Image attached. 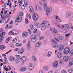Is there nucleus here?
Wrapping results in <instances>:
<instances>
[{
  "label": "nucleus",
  "instance_id": "obj_1",
  "mask_svg": "<svg viewBox=\"0 0 73 73\" xmlns=\"http://www.w3.org/2000/svg\"><path fill=\"white\" fill-rule=\"evenodd\" d=\"M71 26H72V24L70 23L64 24L62 25H57L56 27H57L58 28H60V29H62L65 31H68V30H69V29L70 28Z\"/></svg>",
  "mask_w": 73,
  "mask_h": 73
},
{
  "label": "nucleus",
  "instance_id": "obj_2",
  "mask_svg": "<svg viewBox=\"0 0 73 73\" xmlns=\"http://www.w3.org/2000/svg\"><path fill=\"white\" fill-rule=\"evenodd\" d=\"M50 31H52V33L53 34H54V35H57L58 34V30L56 29L55 28H50Z\"/></svg>",
  "mask_w": 73,
  "mask_h": 73
},
{
  "label": "nucleus",
  "instance_id": "obj_3",
  "mask_svg": "<svg viewBox=\"0 0 73 73\" xmlns=\"http://www.w3.org/2000/svg\"><path fill=\"white\" fill-rule=\"evenodd\" d=\"M46 15L47 16H48L49 14L52 12V9L50 7H48L46 8Z\"/></svg>",
  "mask_w": 73,
  "mask_h": 73
},
{
  "label": "nucleus",
  "instance_id": "obj_4",
  "mask_svg": "<svg viewBox=\"0 0 73 73\" xmlns=\"http://www.w3.org/2000/svg\"><path fill=\"white\" fill-rule=\"evenodd\" d=\"M30 39L32 42H35L37 40L36 36L35 35H33L31 36Z\"/></svg>",
  "mask_w": 73,
  "mask_h": 73
},
{
  "label": "nucleus",
  "instance_id": "obj_5",
  "mask_svg": "<svg viewBox=\"0 0 73 73\" xmlns=\"http://www.w3.org/2000/svg\"><path fill=\"white\" fill-rule=\"evenodd\" d=\"M70 52V48L68 47H67L64 49L63 50V54H68Z\"/></svg>",
  "mask_w": 73,
  "mask_h": 73
},
{
  "label": "nucleus",
  "instance_id": "obj_6",
  "mask_svg": "<svg viewBox=\"0 0 73 73\" xmlns=\"http://www.w3.org/2000/svg\"><path fill=\"white\" fill-rule=\"evenodd\" d=\"M42 7L39 6L38 5H36V11H39L40 12H41L42 11Z\"/></svg>",
  "mask_w": 73,
  "mask_h": 73
},
{
  "label": "nucleus",
  "instance_id": "obj_7",
  "mask_svg": "<svg viewBox=\"0 0 73 73\" xmlns=\"http://www.w3.org/2000/svg\"><path fill=\"white\" fill-rule=\"evenodd\" d=\"M71 57L70 56H64L63 57V60L64 61L66 62L67 61H69L70 60Z\"/></svg>",
  "mask_w": 73,
  "mask_h": 73
},
{
  "label": "nucleus",
  "instance_id": "obj_8",
  "mask_svg": "<svg viewBox=\"0 0 73 73\" xmlns=\"http://www.w3.org/2000/svg\"><path fill=\"white\" fill-rule=\"evenodd\" d=\"M33 19L34 20H37L38 19V16L36 13L33 14Z\"/></svg>",
  "mask_w": 73,
  "mask_h": 73
},
{
  "label": "nucleus",
  "instance_id": "obj_9",
  "mask_svg": "<svg viewBox=\"0 0 73 73\" xmlns=\"http://www.w3.org/2000/svg\"><path fill=\"white\" fill-rule=\"evenodd\" d=\"M31 42H28L27 44V51H29L31 50V46L30 44Z\"/></svg>",
  "mask_w": 73,
  "mask_h": 73
},
{
  "label": "nucleus",
  "instance_id": "obj_10",
  "mask_svg": "<svg viewBox=\"0 0 73 73\" xmlns=\"http://www.w3.org/2000/svg\"><path fill=\"white\" fill-rule=\"evenodd\" d=\"M43 69L44 71L47 72L49 70V66L47 65H45L43 67Z\"/></svg>",
  "mask_w": 73,
  "mask_h": 73
},
{
  "label": "nucleus",
  "instance_id": "obj_11",
  "mask_svg": "<svg viewBox=\"0 0 73 73\" xmlns=\"http://www.w3.org/2000/svg\"><path fill=\"white\" fill-rule=\"evenodd\" d=\"M58 62L57 61H55L52 64V66L54 68H56L58 66Z\"/></svg>",
  "mask_w": 73,
  "mask_h": 73
},
{
  "label": "nucleus",
  "instance_id": "obj_12",
  "mask_svg": "<svg viewBox=\"0 0 73 73\" xmlns=\"http://www.w3.org/2000/svg\"><path fill=\"white\" fill-rule=\"evenodd\" d=\"M55 19L56 21L57 22H61V21L60 19V17H59L57 15H55Z\"/></svg>",
  "mask_w": 73,
  "mask_h": 73
},
{
  "label": "nucleus",
  "instance_id": "obj_13",
  "mask_svg": "<svg viewBox=\"0 0 73 73\" xmlns=\"http://www.w3.org/2000/svg\"><path fill=\"white\" fill-rule=\"evenodd\" d=\"M52 46L54 48L57 49L59 47V46L57 44H56V43H52Z\"/></svg>",
  "mask_w": 73,
  "mask_h": 73
},
{
  "label": "nucleus",
  "instance_id": "obj_14",
  "mask_svg": "<svg viewBox=\"0 0 73 73\" xmlns=\"http://www.w3.org/2000/svg\"><path fill=\"white\" fill-rule=\"evenodd\" d=\"M20 60L22 62H25L27 60V58L25 56H23L20 58Z\"/></svg>",
  "mask_w": 73,
  "mask_h": 73
},
{
  "label": "nucleus",
  "instance_id": "obj_15",
  "mask_svg": "<svg viewBox=\"0 0 73 73\" xmlns=\"http://www.w3.org/2000/svg\"><path fill=\"white\" fill-rule=\"evenodd\" d=\"M29 11L31 13H33L34 12V9H33V8L32 7V6H30L29 7Z\"/></svg>",
  "mask_w": 73,
  "mask_h": 73
},
{
  "label": "nucleus",
  "instance_id": "obj_16",
  "mask_svg": "<svg viewBox=\"0 0 73 73\" xmlns=\"http://www.w3.org/2000/svg\"><path fill=\"white\" fill-rule=\"evenodd\" d=\"M46 23V21H43L40 25L38 27V28H41L42 26L45 25Z\"/></svg>",
  "mask_w": 73,
  "mask_h": 73
},
{
  "label": "nucleus",
  "instance_id": "obj_17",
  "mask_svg": "<svg viewBox=\"0 0 73 73\" xmlns=\"http://www.w3.org/2000/svg\"><path fill=\"white\" fill-rule=\"evenodd\" d=\"M16 21L17 22H21L22 21V18L20 17H18L16 19Z\"/></svg>",
  "mask_w": 73,
  "mask_h": 73
},
{
  "label": "nucleus",
  "instance_id": "obj_18",
  "mask_svg": "<svg viewBox=\"0 0 73 73\" xmlns=\"http://www.w3.org/2000/svg\"><path fill=\"white\" fill-rule=\"evenodd\" d=\"M41 42H37L35 44V46L36 48L38 47H39L40 46V45H41Z\"/></svg>",
  "mask_w": 73,
  "mask_h": 73
},
{
  "label": "nucleus",
  "instance_id": "obj_19",
  "mask_svg": "<svg viewBox=\"0 0 73 73\" xmlns=\"http://www.w3.org/2000/svg\"><path fill=\"white\" fill-rule=\"evenodd\" d=\"M22 36L24 38L27 37L28 36V33L27 32H25L22 34Z\"/></svg>",
  "mask_w": 73,
  "mask_h": 73
},
{
  "label": "nucleus",
  "instance_id": "obj_20",
  "mask_svg": "<svg viewBox=\"0 0 73 73\" xmlns=\"http://www.w3.org/2000/svg\"><path fill=\"white\" fill-rule=\"evenodd\" d=\"M43 8L44 9V11H46V8L47 7V3L46 2H44L43 3Z\"/></svg>",
  "mask_w": 73,
  "mask_h": 73
},
{
  "label": "nucleus",
  "instance_id": "obj_21",
  "mask_svg": "<svg viewBox=\"0 0 73 73\" xmlns=\"http://www.w3.org/2000/svg\"><path fill=\"white\" fill-rule=\"evenodd\" d=\"M32 60L35 61V62H37V58L36 57L34 56H32L31 57Z\"/></svg>",
  "mask_w": 73,
  "mask_h": 73
},
{
  "label": "nucleus",
  "instance_id": "obj_22",
  "mask_svg": "<svg viewBox=\"0 0 73 73\" xmlns=\"http://www.w3.org/2000/svg\"><path fill=\"white\" fill-rule=\"evenodd\" d=\"M29 70H33L34 69V66L33 64H31L29 66Z\"/></svg>",
  "mask_w": 73,
  "mask_h": 73
},
{
  "label": "nucleus",
  "instance_id": "obj_23",
  "mask_svg": "<svg viewBox=\"0 0 73 73\" xmlns=\"http://www.w3.org/2000/svg\"><path fill=\"white\" fill-rule=\"evenodd\" d=\"M62 54L60 52H59L58 53V54H57V57L58 58H62Z\"/></svg>",
  "mask_w": 73,
  "mask_h": 73
},
{
  "label": "nucleus",
  "instance_id": "obj_24",
  "mask_svg": "<svg viewBox=\"0 0 73 73\" xmlns=\"http://www.w3.org/2000/svg\"><path fill=\"white\" fill-rule=\"evenodd\" d=\"M20 61V59L16 58L15 59V62L16 64H19Z\"/></svg>",
  "mask_w": 73,
  "mask_h": 73
},
{
  "label": "nucleus",
  "instance_id": "obj_25",
  "mask_svg": "<svg viewBox=\"0 0 73 73\" xmlns=\"http://www.w3.org/2000/svg\"><path fill=\"white\" fill-rule=\"evenodd\" d=\"M9 59L11 61H12V62L15 61V58L13 56H10L9 58Z\"/></svg>",
  "mask_w": 73,
  "mask_h": 73
},
{
  "label": "nucleus",
  "instance_id": "obj_26",
  "mask_svg": "<svg viewBox=\"0 0 73 73\" xmlns=\"http://www.w3.org/2000/svg\"><path fill=\"white\" fill-rule=\"evenodd\" d=\"M57 38L59 40H64V37L62 36H58L57 37Z\"/></svg>",
  "mask_w": 73,
  "mask_h": 73
},
{
  "label": "nucleus",
  "instance_id": "obj_27",
  "mask_svg": "<svg viewBox=\"0 0 73 73\" xmlns=\"http://www.w3.org/2000/svg\"><path fill=\"white\" fill-rule=\"evenodd\" d=\"M52 53L50 51L48 52L47 54V57H50L52 56Z\"/></svg>",
  "mask_w": 73,
  "mask_h": 73
},
{
  "label": "nucleus",
  "instance_id": "obj_28",
  "mask_svg": "<svg viewBox=\"0 0 73 73\" xmlns=\"http://www.w3.org/2000/svg\"><path fill=\"white\" fill-rule=\"evenodd\" d=\"M24 51V50L22 49H21V50H19L18 51V54H22Z\"/></svg>",
  "mask_w": 73,
  "mask_h": 73
},
{
  "label": "nucleus",
  "instance_id": "obj_29",
  "mask_svg": "<svg viewBox=\"0 0 73 73\" xmlns=\"http://www.w3.org/2000/svg\"><path fill=\"white\" fill-rule=\"evenodd\" d=\"M5 48V47L3 45H0V49L1 50H4Z\"/></svg>",
  "mask_w": 73,
  "mask_h": 73
},
{
  "label": "nucleus",
  "instance_id": "obj_30",
  "mask_svg": "<svg viewBox=\"0 0 73 73\" xmlns=\"http://www.w3.org/2000/svg\"><path fill=\"white\" fill-rule=\"evenodd\" d=\"M64 45H61L60 46L59 50H62L64 49Z\"/></svg>",
  "mask_w": 73,
  "mask_h": 73
},
{
  "label": "nucleus",
  "instance_id": "obj_31",
  "mask_svg": "<svg viewBox=\"0 0 73 73\" xmlns=\"http://www.w3.org/2000/svg\"><path fill=\"white\" fill-rule=\"evenodd\" d=\"M46 26L47 28H50V24H49V23L48 22H46Z\"/></svg>",
  "mask_w": 73,
  "mask_h": 73
},
{
  "label": "nucleus",
  "instance_id": "obj_32",
  "mask_svg": "<svg viewBox=\"0 0 73 73\" xmlns=\"http://www.w3.org/2000/svg\"><path fill=\"white\" fill-rule=\"evenodd\" d=\"M59 0H52V3L54 4H56L58 2Z\"/></svg>",
  "mask_w": 73,
  "mask_h": 73
},
{
  "label": "nucleus",
  "instance_id": "obj_33",
  "mask_svg": "<svg viewBox=\"0 0 73 73\" xmlns=\"http://www.w3.org/2000/svg\"><path fill=\"white\" fill-rule=\"evenodd\" d=\"M26 69V68H22L20 69V70L21 72H24Z\"/></svg>",
  "mask_w": 73,
  "mask_h": 73
},
{
  "label": "nucleus",
  "instance_id": "obj_34",
  "mask_svg": "<svg viewBox=\"0 0 73 73\" xmlns=\"http://www.w3.org/2000/svg\"><path fill=\"white\" fill-rule=\"evenodd\" d=\"M41 35V32L39 31L36 34V36L37 37H40Z\"/></svg>",
  "mask_w": 73,
  "mask_h": 73
},
{
  "label": "nucleus",
  "instance_id": "obj_35",
  "mask_svg": "<svg viewBox=\"0 0 73 73\" xmlns=\"http://www.w3.org/2000/svg\"><path fill=\"white\" fill-rule=\"evenodd\" d=\"M45 29H46V26L45 25L42 26L41 28L42 31H45Z\"/></svg>",
  "mask_w": 73,
  "mask_h": 73
},
{
  "label": "nucleus",
  "instance_id": "obj_36",
  "mask_svg": "<svg viewBox=\"0 0 73 73\" xmlns=\"http://www.w3.org/2000/svg\"><path fill=\"white\" fill-rule=\"evenodd\" d=\"M59 62L60 64H64V62L63 61V60H62L61 59L59 60Z\"/></svg>",
  "mask_w": 73,
  "mask_h": 73
},
{
  "label": "nucleus",
  "instance_id": "obj_37",
  "mask_svg": "<svg viewBox=\"0 0 73 73\" xmlns=\"http://www.w3.org/2000/svg\"><path fill=\"white\" fill-rule=\"evenodd\" d=\"M61 1L63 4H67V1L66 0H61Z\"/></svg>",
  "mask_w": 73,
  "mask_h": 73
},
{
  "label": "nucleus",
  "instance_id": "obj_38",
  "mask_svg": "<svg viewBox=\"0 0 73 73\" xmlns=\"http://www.w3.org/2000/svg\"><path fill=\"white\" fill-rule=\"evenodd\" d=\"M18 4L20 6L22 4V0H18Z\"/></svg>",
  "mask_w": 73,
  "mask_h": 73
},
{
  "label": "nucleus",
  "instance_id": "obj_39",
  "mask_svg": "<svg viewBox=\"0 0 73 73\" xmlns=\"http://www.w3.org/2000/svg\"><path fill=\"white\" fill-rule=\"evenodd\" d=\"M70 16V13H67L66 14V17L67 18H69Z\"/></svg>",
  "mask_w": 73,
  "mask_h": 73
},
{
  "label": "nucleus",
  "instance_id": "obj_40",
  "mask_svg": "<svg viewBox=\"0 0 73 73\" xmlns=\"http://www.w3.org/2000/svg\"><path fill=\"white\" fill-rule=\"evenodd\" d=\"M17 40V38H15L13 40L12 42L13 43H15V42H16Z\"/></svg>",
  "mask_w": 73,
  "mask_h": 73
},
{
  "label": "nucleus",
  "instance_id": "obj_41",
  "mask_svg": "<svg viewBox=\"0 0 73 73\" xmlns=\"http://www.w3.org/2000/svg\"><path fill=\"white\" fill-rule=\"evenodd\" d=\"M10 39H11V38H10V37H8L6 40V43H8L9 41L10 40Z\"/></svg>",
  "mask_w": 73,
  "mask_h": 73
},
{
  "label": "nucleus",
  "instance_id": "obj_42",
  "mask_svg": "<svg viewBox=\"0 0 73 73\" xmlns=\"http://www.w3.org/2000/svg\"><path fill=\"white\" fill-rule=\"evenodd\" d=\"M45 35L46 37L48 36L49 35V34L47 32H45Z\"/></svg>",
  "mask_w": 73,
  "mask_h": 73
},
{
  "label": "nucleus",
  "instance_id": "obj_43",
  "mask_svg": "<svg viewBox=\"0 0 73 73\" xmlns=\"http://www.w3.org/2000/svg\"><path fill=\"white\" fill-rule=\"evenodd\" d=\"M38 3L40 6H43L44 5V3L41 1H39Z\"/></svg>",
  "mask_w": 73,
  "mask_h": 73
},
{
  "label": "nucleus",
  "instance_id": "obj_44",
  "mask_svg": "<svg viewBox=\"0 0 73 73\" xmlns=\"http://www.w3.org/2000/svg\"><path fill=\"white\" fill-rule=\"evenodd\" d=\"M21 45V43H17L15 44L16 46H20Z\"/></svg>",
  "mask_w": 73,
  "mask_h": 73
},
{
  "label": "nucleus",
  "instance_id": "obj_45",
  "mask_svg": "<svg viewBox=\"0 0 73 73\" xmlns=\"http://www.w3.org/2000/svg\"><path fill=\"white\" fill-rule=\"evenodd\" d=\"M71 35V33L69 34H67L65 35V36L66 37H69L70 36V35Z\"/></svg>",
  "mask_w": 73,
  "mask_h": 73
},
{
  "label": "nucleus",
  "instance_id": "obj_46",
  "mask_svg": "<svg viewBox=\"0 0 73 73\" xmlns=\"http://www.w3.org/2000/svg\"><path fill=\"white\" fill-rule=\"evenodd\" d=\"M73 61H70L69 63V65L70 66H72L73 65Z\"/></svg>",
  "mask_w": 73,
  "mask_h": 73
},
{
  "label": "nucleus",
  "instance_id": "obj_47",
  "mask_svg": "<svg viewBox=\"0 0 73 73\" xmlns=\"http://www.w3.org/2000/svg\"><path fill=\"white\" fill-rule=\"evenodd\" d=\"M26 16L27 17H29V19H31V15H30V14H27L26 15Z\"/></svg>",
  "mask_w": 73,
  "mask_h": 73
},
{
  "label": "nucleus",
  "instance_id": "obj_48",
  "mask_svg": "<svg viewBox=\"0 0 73 73\" xmlns=\"http://www.w3.org/2000/svg\"><path fill=\"white\" fill-rule=\"evenodd\" d=\"M68 72L70 73H73V70L70 69L68 70Z\"/></svg>",
  "mask_w": 73,
  "mask_h": 73
},
{
  "label": "nucleus",
  "instance_id": "obj_49",
  "mask_svg": "<svg viewBox=\"0 0 73 73\" xmlns=\"http://www.w3.org/2000/svg\"><path fill=\"white\" fill-rule=\"evenodd\" d=\"M19 15L20 16H23V12H21L19 13Z\"/></svg>",
  "mask_w": 73,
  "mask_h": 73
},
{
  "label": "nucleus",
  "instance_id": "obj_50",
  "mask_svg": "<svg viewBox=\"0 0 73 73\" xmlns=\"http://www.w3.org/2000/svg\"><path fill=\"white\" fill-rule=\"evenodd\" d=\"M25 22L26 24H28L29 23V21H28V20L27 18H25Z\"/></svg>",
  "mask_w": 73,
  "mask_h": 73
},
{
  "label": "nucleus",
  "instance_id": "obj_51",
  "mask_svg": "<svg viewBox=\"0 0 73 73\" xmlns=\"http://www.w3.org/2000/svg\"><path fill=\"white\" fill-rule=\"evenodd\" d=\"M37 32V30L36 29H35L33 31V33H36Z\"/></svg>",
  "mask_w": 73,
  "mask_h": 73
},
{
  "label": "nucleus",
  "instance_id": "obj_52",
  "mask_svg": "<svg viewBox=\"0 0 73 73\" xmlns=\"http://www.w3.org/2000/svg\"><path fill=\"white\" fill-rule=\"evenodd\" d=\"M8 34L9 35H13V31H10L9 33Z\"/></svg>",
  "mask_w": 73,
  "mask_h": 73
},
{
  "label": "nucleus",
  "instance_id": "obj_53",
  "mask_svg": "<svg viewBox=\"0 0 73 73\" xmlns=\"http://www.w3.org/2000/svg\"><path fill=\"white\" fill-rule=\"evenodd\" d=\"M6 17V16L5 15H4L2 18V20H3V21H4L5 19V18Z\"/></svg>",
  "mask_w": 73,
  "mask_h": 73
},
{
  "label": "nucleus",
  "instance_id": "obj_54",
  "mask_svg": "<svg viewBox=\"0 0 73 73\" xmlns=\"http://www.w3.org/2000/svg\"><path fill=\"white\" fill-rule=\"evenodd\" d=\"M10 46L11 48H14L15 47V45L13 43H11Z\"/></svg>",
  "mask_w": 73,
  "mask_h": 73
},
{
  "label": "nucleus",
  "instance_id": "obj_55",
  "mask_svg": "<svg viewBox=\"0 0 73 73\" xmlns=\"http://www.w3.org/2000/svg\"><path fill=\"white\" fill-rule=\"evenodd\" d=\"M34 24L36 26H38L39 25V23H34Z\"/></svg>",
  "mask_w": 73,
  "mask_h": 73
},
{
  "label": "nucleus",
  "instance_id": "obj_56",
  "mask_svg": "<svg viewBox=\"0 0 73 73\" xmlns=\"http://www.w3.org/2000/svg\"><path fill=\"white\" fill-rule=\"evenodd\" d=\"M44 39V37L42 36L40 37L39 38V40H43Z\"/></svg>",
  "mask_w": 73,
  "mask_h": 73
},
{
  "label": "nucleus",
  "instance_id": "obj_57",
  "mask_svg": "<svg viewBox=\"0 0 73 73\" xmlns=\"http://www.w3.org/2000/svg\"><path fill=\"white\" fill-rule=\"evenodd\" d=\"M13 35H15L16 34V30H12Z\"/></svg>",
  "mask_w": 73,
  "mask_h": 73
},
{
  "label": "nucleus",
  "instance_id": "obj_58",
  "mask_svg": "<svg viewBox=\"0 0 73 73\" xmlns=\"http://www.w3.org/2000/svg\"><path fill=\"white\" fill-rule=\"evenodd\" d=\"M15 57L16 58H20V56L19 55H15Z\"/></svg>",
  "mask_w": 73,
  "mask_h": 73
},
{
  "label": "nucleus",
  "instance_id": "obj_59",
  "mask_svg": "<svg viewBox=\"0 0 73 73\" xmlns=\"http://www.w3.org/2000/svg\"><path fill=\"white\" fill-rule=\"evenodd\" d=\"M24 6L25 5V7H27V6H28V3H24Z\"/></svg>",
  "mask_w": 73,
  "mask_h": 73
},
{
  "label": "nucleus",
  "instance_id": "obj_60",
  "mask_svg": "<svg viewBox=\"0 0 73 73\" xmlns=\"http://www.w3.org/2000/svg\"><path fill=\"white\" fill-rule=\"evenodd\" d=\"M31 30H33V29L34 28H33V26L32 25H31Z\"/></svg>",
  "mask_w": 73,
  "mask_h": 73
},
{
  "label": "nucleus",
  "instance_id": "obj_61",
  "mask_svg": "<svg viewBox=\"0 0 73 73\" xmlns=\"http://www.w3.org/2000/svg\"><path fill=\"white\" fill-rule=\"evenodd\" d=\"M62 73H67L66 71V70H63L61 71Z\"/></svg>",
  "mask_w": 73,
  "mask_h": 73
},
{
  "label": "nucleus",
  "instance_id": "obj_62",
  "mask_svg": "<svg viewBox=\"0 0 73 73\" xmlns=\"http://www.w3.org/2000/svg\"><path fill=\"white\" fill-rule=\"evenodd\" d=\"M18 50H19V49L17 48H15L14 50V51L15 52H16V51H17Z\"/></svg>",
  "mask_w": 73,
  "mask_h": 73
},
{
  "label": "nucleus",
  "instance_id": "obj_63",
  "mask_svg": "<svg viewBox=\"0 0 73 73\" xmlns=\"http://www.w3.org/2000/svg\"><path fill=\"white\" fill-rule=\"evenodd\" d=\"M21 8H22V9H25V7H24V5H23V6L21 7Z\"/></svg>",
  "mask_w": 73,
  "mask_h": 73
},
{
  "label": "nucleus",
  "instance_id": "obj_64",
  "mask_svg": "<svg viewBox=\"0 0 73 73\" xmlns=\"http://www.w3.org/2000/svg\"><path fill=\"white\" fill-rule=\"evenodd\" d=\"M39 73H44V72L42 70H40L38 72Z\"/></svg>",
  "mask_w": 73,
  "mask_h": 73
}]
</instances>
